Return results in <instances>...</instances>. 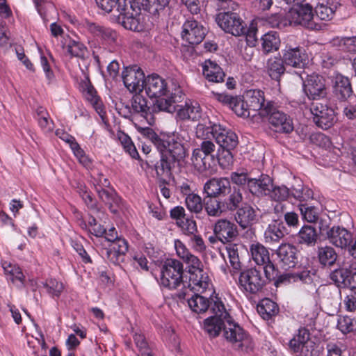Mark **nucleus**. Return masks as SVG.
I'll return each instance as SVG.
<instances>
[{
  "label": "nucleus",
  "mask_w": 356,
  "mask_h": 356,
  "mask_svg": "<svg viewBox=\"0 0 356 356\" xmlns=\"http://www.w3.org/2000/svg\"><path fill=\"white\" fill-rule=\"evenodd\" d=\"M141 134L153 143L161 154L160 164L156 165L157 175L170 176L172 169L186 155L184 145L178 141V138H162L149 127L142 129Z\"/></svg>",
  "instance_id": "nucleus-1"
},
{
  "label": "nucleus",
  "mask_w": 356,
  "mask_h": 356,
  "mask_svg": "<svg viewBox=\"0 0 356 356\" xmlns=\"http://www.w3.org/2000/svg\"><path fill=\"white\" fill-rule=\"evenodd\" d=\"M230 179L233 184L257 197L268 195L273 186L272 178L265 174H261L258 178H254L247 172H233L231 173Z\"/></svg>",
  "instance_id": "nucleus-2"
},
{
  "label": "nucleus",
  "mask_w": 356,
  "mask_h": 356,
  "mask_svg": "<svg viewBox=\"0 0 356 356\" xmlns=\"http://www.w3.org/2000/svg\"><path fill=\"white\" fill-rule=\"evenodd\" d=\"M184 261L189 266L190 277L188 286L184 285L176 295L180 300L185 299L191 290L203 292L209 285V276L204 272L203 264L197 257L191 253Z\"/></svg>",
  "instance_id": "nucleus-3"
},
{
  "label": "nucleus",
  "mask_w": 356,
  "mask_h": 356,
  "mask_svg": "<svg viewBox=\"0 0 356 356\" xmlns=\"http://www.w3.org/2000/svg\"><path fill=\"white\" fill-rule=\"evenodd\" d=\"M261 118H266L269 128L280 134H290L293 131L292 119L287 114L280 111L273 102H266L261 111Z\"/></svg>",
  "instance_id": "nucleus-4"
},
{
  "label": "nucleus",
  "mask_w": 356,
  "mask_h": 356,
  "mask_svg": "<svg viewBox=\"0 0 356 356\" xmlns=\"http://www.w3.org/2000/svg\"><path fill=\"white\" fill-rule=\"evenodd\" d=\"M183 274V264L175 259H168L161 267L159 284L168 289H176L184 284Z\"/></svg>",
  "instance_id": "nucleus-5"
},
{
  "label": "nucleus",
  "mask_w": 356,
  "mask_h": 356,
  "mask_svg": "<svg viewBox=\"0 0 356 356\" xmlns=\"http://www.w3.org/2000/svg\"><path fill=\"white\" fill-rule=\"evenodd\" d=\"M225 318L223 337L236 349L248 348L251 343L249 334L236 323L228 312L222 314Z\"/></svg>",
  "instance_id": "nucleus-6"
},
{
  "label": "nucleus",
  "mask_w": 356,
  "mask_h": 356,
  "mask_svg": "<svg viewBox=\"0 0 356 356\" xmlns=\"http://www.w3.org/2000/svg\"><path fill=\"white\" fill-rule=\"evenodd\" d=\"M238 282L240 288L249 294L261 292L266 284L260 268H250L241 272Z\"/></svg>",
  "instance_id": "nucleus-7"
},
{
  "label": "nucleus",
  "mask_w": 356,
  "mask_h": 356,
  "mask_svg": "<svg viewBox=\"0 0 356 356\" xmlns=\"http://www.w3.org/2000/svg\"><path fill=\"white\" fill-rule=\"evenodd\" d=\"M216 22L223 31L234 36H240L247 32L246 24L235 12H220L216 15Z\"/></svg>",
  "instance_id": "nucleus-8"
},
{
  "label": "nucleus",
  "mask_w": 356,
  "mask_h": 356,
  "mask_svg": "<svg viewBox=\"0 0 356 356\" xmlns=\"http://www.w3.org/2000/svg\"><path fill=\"white\" fill-rule=\"evenodd\" d=\"M211 312L213 316L204 320V327L210 337H216L219 335L222 329L224 330L225 321L224 316L220 314L227 312L224 304L218 297H216V300L211 305Z\"/></svg>",
  "instance_id": "nucleus-9"
},
{
  "label": "nucleus",
  "mask_w": 356,
  "mask_h": 356,
  "mask_svg": "<svg viewBox=\"0 0 356 356\" xmlns=\"http://www.w3.org/2000/svg\"><path fill=\"white\" fill-rule=\"evenodd\" d=\"M310 111L313 115L314 123L323 129H327L332 127L336 122L334 110L322 102H313L310 106Z\"/></svg>",
  "instance_id": "nucleus-10"
},
{
  "label": "nucleus",
  "mask_w": 356,
  "mask_h": 356,
  "mask_svg": "<svg viewBox=\"0 0 356 356\" xmlns=\"http://www.w3.org/2000/svg\"><path fill=\"white\" fill-rule=\"evenodd\" d=\"M207 133H210L222 149H234L238 145V136L229 130H226L220 124H213L207 127Z\"/></svg>",
  "instance_id": "nucleus-11"
},
{
  "label": "nucleus",
  "mask_w": 356,
  "mask_h": 356,
  "mask_svg": "<svg viewBox=\"0 0 356 356\" xmlns=\"http://www.w3.org/2000/svg\"><path fill=\"white\" fill-rule=\"evenodd\" d=\"M122 79L126 88L131 92L143 90L145 74L140 67L134 65L126 67L122 72Z\"/></svg>",
  "instance_id": "nucleus-12"
},
{
  "label": "nucleus",
  "mask_w": 356,
  "mask_h": 356,
  "mask_svg": "<svg viewBox=\"0 0 356 356\" xmlns=\"http://www.w3.org/2000/svg\"><path fill=\"white\" fill-rule=\"evenodd\" d=\"M303 89L309 99H320L327 95L325 79L318 74L308 75L303 84Z\"/></svg>",
  "instance_id": "nucleus-13"
},
{
  "label": "nucleus",
  "mask_w": 356,
  "mask_h": 356,
  "mask_svg": "<svg viewBox=\"0 0 356 356\" xmlns=\"http://www.w3.org/2000/svg\"><path fill=\"white\" fill-rule=\"evenodd\" d=\"M291 10L295 22L311 29H320L321 26L314 22L312 7L309 3L296 5Z\"/></svg>",
  "instance_id": "nucleus-14"
},
{
  "label": "nucleus",
  "mask_w": 356,
  "mask_h": 356,
  "mask_svg": "<svg viewBox=\"0 0 356 356\" xmlns=\"http://www.w3.org/2000/svg\"><path fill=\"white\" fill-rule=\"evenodd\" d=\"M275 254L279 264L285 270L295 267L298 263V250L295 245L291 243L280 244L276 250Z\"/></svg>",
  "instance_id": "nucleus-15"
},
{
  "label": "nucleus",
  "mask_w": 356,
  "mask_h": 356,
  "mask_svg": "<svg viewBox=\"0 0 356 356\" xmlns=\"http://www.w3.org/2000/svg\"><path fill=\"white\" fill-rule=\"evenodd\" d=\"M181 36L191 44H200L206 35V29L196 20H187L183 24Z\"/></svg>",
  "instance_id": "nucleus-16"
},
{
  "label": "nucleus",
  "mask_w": 356,
  "mask_h": 356,
  "mask_svg": "<svg viewBox=\"0 0 356 356\" xmlns=\"http://www.w3.org/2000/svg\"><path fill=\"white\" fill-rule=\"evenodd\" d=\"M243 99L252 118L261 117V111L265 108L264 93L260 90H250L245 92Z\"/></svg>",
  "instance_id": "nucleus-17"
},
{
  "label": "nucleus",
  "mask_w": 356,
  "mask_h": 356,
  "mask_svg": "<svg viewBox=\"0 0 356 356\" xmlns=\"http://www.w3.org/2000/svg\"><path fill=\"white\" fill-rule=\"evenodd\" d=\"M96 192L99 200L113 214H119L123 209V201L114 189L96 187Z\"/></svg>",
  "instance_id": "nucleus-18"
},
{
  "label": "nucleus",
  "mask_w": 356,
  "mask_h": 356,
  "mask_svg": "<svg viewBox=\"0 0 356 356\" xmlns=\"http://www.w3.org/2000/svg\"><path fill=\"white\" fill-rule=\"evenodd\" d=\"M332 92L334 97L341 102L356 97L352 88L349 79L341 74H336L332 81Z\"/></svg>",
  "instance_id": "nucleus-19"
},
{
  "label": "nucleus",
  "mask_w": 356,
  "mask_h": 356,
  "mask_svg": "<svg viewBox=\"0 0 356 356\" xmlns=\"http://www.w3.org/2000/svg\"><path fill=\"white\" fill-rule=\"evenodd\" d=\"M213 233L219 241L226 243L238 236V229L234 222L227 219H219L213 226Z\"/></svg>",
  "instance_id": "nucleus-20"
},
{
  "label": "nucleus",
  "mask_w": 356,
  "mask_h": 356,
  "mask_svg": "<svg viewBox=\"0 0 356 356\" xmlns=\"http://www.w3.org/2000/svg\"><path fill=\"white\" fill-rule=\"evenodd\" d=\"M287 234V229L283 221L280 218L273 219L264 231V242L268 245L277 244Z\"/></svg>",
  "instance_id": "nucleus-21"
},
{
  "label": "nucleus",
  "mask_w": 356,
  "mask_h": 356,
  "mask_svg": "<svg viewBox=\"0 0 356 356\" xmlns=\"http://www.w3.org/2000/svg\"><path fill=\"white\" fill-rule=\"evenodd\" d=\"M144 82L143 89L150 98L159 97L165 95L168 91L165 80L158 74H153L147 76Z\"/></svg>",
  "instance_id": "nucleus-22"
},
{
  "label": "nucleus",
  "mask_w": 356,
  "mask_h": 356,
  "mask_svg": "<svg viewBox=\"0 0 356 356\" xmlns=\"http://www.w3.org/2000/svg\"><path fill=\"white\" fill-rule=\"evenodd\" d=\"M289 347L298 356L303 354L305 350H313L315 348V343L309 339V332L306 328H300L298 333L289 341Z\"/></svg>",
  "instance_id": "nucleus-23"
},
{
  "label": "nucleus",
  "mask_w": 356,
  "mask_h": 356,
  "mask_svg": "<svg viewBox=\"0 0 356 356\" xmlns=\"http://www.w3.org/2000/svg\"><path fill=\"white\" fill-rule=\"evenodd\" d=\"M231 189V184L227 178H212L208 180L204 186V191L207 196L219 197L225 196Z\"/></svg>",
  "instance_id": "nucleus-24"
},
{
  "label": "nucleus",
  "mask_w": 356,
  "mask_h": 356,
  "mask_svg": "<svg viewBox=\"0 0 356 356\" xmlns=\"http://www.w3.org/2000/svg\"><path fill=\"white\" fill-rule=\"evenodd\" d=\"M283 59L286 65L295 68H304L308 63V56L305 51L300 47L285 49Z\"/></svg>",
  "instance_id": "nucleus-25"
},
{
  "label": "nucleus",
  "mask_w": 356,
  "mask_h": 356,
  "mask_svg": "<svg viewBox=\"0 0 356 356\" xmlns=\"http://www.w3.org/2000/svg\"><path fill=\"white\" fill-rule=\"evenodd\" d=\"M327 236L332 244L341 248L350 246L353 239L350 232L339 226L333 227L327 231Z\"/></svg>",
  "instance_id": "nucleus-26"
},
{
  "label": "nucleus",
  "mask_w": 356,
  "mask_h": 356,
  "mask_svg": "<svg viewBox=\"0 0 356 356\" xmlns=\"http://www.w3.org/2000/svg\"><path fill=\"white\" fill-rule=\"evenodd\" d=\"M193 291V290L189 291L186 296V298L184 299L187 300L188 305L191 309L197 314L204 313L208 310L209 308H210L211 310V305L213 304L216 298L211 299V301H210L208 298L196 293L191 296L190 293ZM178 299L180 301L184 300H180L179 298Z\"/></svg>",
  "instance_id": "nucleus-27"
},
{
  "label": "nucleus",
  "mask_w": 356,
  "mask_h": 356,
  "mask_svg": "<svg viewBox=\"0 0 356 356\" xmlns=\"http://www.w3.org/2000/svg\"><path fill=\"white\" fill-rule=\"evenodd\" d=\"M128 4V9L122 10L118 15V19L126 29H129L134 31H140L143 29V26L140 24L139 15L136 13H130V10L132 8L131 1H129Z\"/></svg>",
  "instance_id": "nucleus-28"
},
{
  "label": "nucleus",
  "mask_w": 356,
  "mask_h": 356,
  "mask_svg": "<svg viewBox=\"0 0 356 356\" xmlns=\"http://www.w3.org/2000/svg\"><path fill=\"white\" fill-rule=\"evenodd\" d=\"M182 98V92L179 88L175 89L168 98L158 99L154 104L159 111L172 113L177 110V102Z\"/></svg>",
  "instance_id": "nucleus-29"
},
{
  "label": "nucleus",
  "mask_w": 356,
  "mask_h": 356,
  "mask_svg": "<svg viewBox=\"0 0 356 356\" xmlns=\"http://www.w3.org/2000/svg\"><path fill=\"white\" fill-rule=\"evenodd\" d=\"M202 111L196 102H187L177 109V116L181 120L197 121L202 118Z\"/></svg>",
  "instance_id": "nucleus-30"
},
{
  "label": "nucleus",
  "mask_w": 356,
  "mask_h": 356,
  "mask_svg": "<svg viewBox=\"0 0 356 356\" xmlns=\"http://www.w3.org/2000/svg\"><path fill=\"white\" fill-rule=\"evenodd\" d=\"M202 69L203 74L209 81L219 83L224 81L225 74L216 62L205 60Z\"/></svg>",
  "instance_id": "nucleus-31"
},
{
  "label": "nucleus",
  "mask_w": 356,
  "mask_h": 356,
  "mask_svg": "<svg viewBox=\"0 0 356 356\" xmlns=\"http://www.w3.org/2000/svg\"><path fill=\"white\" fill-rule=\"evenodd\" d=\"M170 1L146 0L145 6L150 14L166 17L172 13V8L170 5Z\"/></svg>",
  "instance_id": "nucleus-32"
},
{
  "label": "nucleus",
  "mask_w": 356,
  "mask_h": 356,
  "mask_svg": "<svg viewBox=\"0 0 356 356\" xmlns=\"http://www.w3.org/2000/svg\"><path fill=\"white\" fill-rule=\"evenodd\" d=\"M261 51L264 54L277 51L280 47V35L276 31H269L261 38Z\"/></svg>",
  "instance_id": "nucleus-33"
},
{
  "label": "nucleus",
  "mask_w": 356,
  "mask_h": 356,
  "mask_svg": "<svg viewBox=\"0 0 356 356\" xmlns=\"http://www.w3.org/2000/svg\"><path fill=\"white\" fill-rule=\"evenodd\" d=\"M236 210L235 219L243 229L248 228L255 221L257 215L252 207L245 205Z\"/></svg>",
  "instance_id": "nucleus-34"
},
{
  "label": "nucleus",
  "mask_w": 356,
  "mask_h": 356,
  "mask_svg": "<svg viewBox=\"0 0 356 356\" xmlns=\"http://www.w3.org/2000/svg\"><path fill=\"white\" fill-rule=\"evenodd\" d=\"M204 207L208 216L212 217H220L227 212L223 201L218 197L207 196L204 199Z\"/></svg>",
  "instance_id": "nucleus-35"
},
{
  "label": "nucleus",
  "mask_w": 356,
  "mask_h": 356,
  "mask_svg": "<svg viewBox=\"0 0 356 356\" xmlns=\"http://www.w3.org/2000/svg\"><path fill=\"white\" fill-rule=\"evenodd\" d=\"M252 258L253 261L258 265H264L269 263L270 254L267 248L259 242L251 244L250 247Z\"/></svg>",
  "instance_id": "nucleus-36"
},
{
  "label": "nucleus",
  "mask_w": 356,
  "mask_h": 356,
  "mask_svg": "<svg viewBox=\"0 0 356 356\" xmlns=\"http://www.w3.org/2000/svg\"><path fill=\"white\" fill-rule=\"evenodd\" d=\"M81 85L86 99L90 102L96 111H102L101 100L97 95V92L91 84L88 75L86 76V79L81 82Z\"/></svg>",
  "instance_id": "nucleus-37"
},
{
  "label": "nucleus",
  "mask_w": 356,
  "mask_h": 356,
  "mask_svg": "<svg viewBox=\"0 0 356 356\" xmlns=\"http://www.w3.org/2000/svg\"><path fill=\"white\" fill-rule=\"evenodd\" d=\"M337 8V4L330 0H321L315 8L316 17L321 20H330L332 19Z\"/></svg>",
  "instance_id": "nucleus-38"
},
{
  "label": "nucleus",
  "mask_w": 356,
  "mask_h": 356,
  "mask_svg": "<svg viewBox=\"0 0 356 356\" xmlns=\"http://www.w3.org/2000/svg\"><path fill=\"white\" fill-rule=\"evenodd\" d=\"M257 312L264 319L269 320L278 314L279 307L272 300L264 298L258 304Z\"/></svg>",
  "instance_id": "nucleus-39"
},
{
  "label": "nucleus",
  "mask_w": 356,
  "mask_h": 356,
  "mask_svg": "<svg viewBox=\"0 0 356 356\" xmlns=\"http://www.w3.org/2000/svg\"><path fill=\"white\" fill-rule=\"evenodd\" d=\"M228 196L225 198L223 204L227 211H234L239 208L241 203L243 201V195L239 188L235 187L230 189L229 192L227 193Z\"/></svg>",
  "instance_id": "nucleus-40"
},
{
  "label": "nucleus",
  "mask_w": 356,
  "mask_h": 356,
  "mask_svg": "<svg viewBox=\"0 0 356 356\" xmlns=\"http://www.w3.org/2000/svg\"><path fill=\"white\" fill-rule=\"evenodd\" d=\"M211 157L195 149L192 154L191 161L194 168L200 172H203L211 168Z\"/></svg>",
  "instance_id": "nucleus-41"
},
{
  "label": "nucleus",
  "mask_w": 356,
  "mask_h": 356,
  "mask_svg": "<svg viewBox=\"0 0 356 356\" xmlns=\"http://www.w3.org/2000/svg\"><path fill=\"white\" fill-rule=\"evenodd\" d=\"M131 108L134 113L139 114L145 118L150 113L147 99L140 94H136L132 97Z\"/></svg>",
  "instance_id": "nucleus-42"
},
{
  "label": "nucleus",
  "mask_w": 356,
  "mask_h": 356,
  "mask_svg": "<svg viewBox=\"0 0 356 356\" xmlns=\"http://www.w3.org/2000/svg\"><path fill=\"white\" fill-rule=\"evenodd\" d=\"M96 3L99 8L108 13L113 9L118 13L128 9L127 0H96Z\"/></svg>",
  "instance_id": "nucleus-43"
},
{
  "label": "nucleus",
  "mask_w": 356,
  "mask_h": 356,
  "mask_svg": "<svg viewBox=\"0 0 356 356\" xmlns=\"http://www.w3.org/2000/svg\"><path fill=\"white\" fill-rule=\"evenodd\" d=\"M284 59L275 57L268 60V73L274 80H278L282 74L284 73L285 67Z\"/></svg>",
  "instance_id": "nucleus-44"
},
{
  "label": "nucleus",
  "mask_w": 356,
  "mask_h": 356,
  "mask_svg": "<svg viewBox=\"0 0 356 356\" xmlns=\"http://www.w3.org/2000/svg\"><path fill=\"white\" fill-rule=\"evenodd\" d=\"M318 257L319 262L324 266H333L337 259V254L332 247L325 246L318 248Z\"/></svg>",
  "instance_id": "nucleus-45"
},
{
  "label": "nucleus",
  "mask_w": 356,
  "mask_h": 356,
  "mask_svg": "<svg viewBox=\"0 0 356 356\" xmlns=\"http://www.w3.org/2000/svg\"><path fill=\"white\" fill-rule=\"evenodd\" d=\"M298 238L300 243L314 245L316 243L318 234L312 225H305L299 231Z\"/></svg>",
  "instance_id": "nucleus-46"
},
{
  "label": "nucleus",
  "mask_w": 356,
  "mask_h": 356,
  "mask_svg": "<svg viewBox=\"0 0 356 356\" xmlns=\"http://www.w3.org/2000/svg\"><path fill=\"white\" fill-rule=\"evenodd\" d=\"M290 196L300 202H307L313 198V191L308 187L298 184L290 189Z\"/></svg>",
  "instance_id": "nucleus-47"
},
{
  "label": "nucleus",
  "mask_w": 356,
  "mask_h": 356,
  "mask_svg": "<svg viewBox=\"0 0 356 356\" xmlns=\"http://www.w3.org/2000/svg\"><path fill=\"white\" fill-rule=\"evenodd\" d=\"M352 274V272L346 268H339L330 274V278L338 286L346 287Z\"/></svg>",
  "instance_id": "nucleus-48"
},
{
  "label": "nucleus",
  "mask_w": 356,
  "mask_h": 356,
  "mask_svg": "<svg viewBox=\"0 0 356 356\" xmlns=\"http://www.w3.org/2000/svg\"><path fill=\"white\" fill-rule=\"evenodd\" d=\"M118 138L125 152H127L131 158L135 159L139 158V154L131 138L127 134L120 131L118 133Z\"/></svg>",
  "instance_id": "nucleus-49"
},
{
  "label": "nucleus",
  "mask_w": 356,
  "mask_h": 356,
  "mask_svg": "<svg viewBox=\"0 0 356 356\" xmlns=\"http://www.w3.org/2000/svg\"><path fill=\"white\" fill-rule=\"evenodd\" d=\"M187 209L192 213H199L202 211L204 203L202 198L197 194L188 193L185 199Z\"/></svg>",
  "instance_id": "nucleus-50"
},
{
  "label": "nucleus",
  "mask_w": 356,
  "mask_h": 356,
  "mask_svg": "<svg viewBox=\"0 0 356 356\" xmlns=\"http://www.w3.org/2000/svg\"><path fill=\"white\" fill-rule=\"evenodd\" d=\"M338 329L343 334L356 331V321L348 316H339L337 321Z\"/></svg>",
  "instance_id": "nucleus-51"
},
{
  "label": "nucleus",
  "mask_w": 356,
  "mask_h": 356,
  "mask_svg": "<svg viewBox=\"0 0 356 356\" xmlns=\"http://www.w3.org/2000/svg\"><path fill=\"white\" fill-rule=\"evenodd\" d=\"M299 209L303 218L309 222H315L318 219V209L307 203L300 204Z\"/></svg>",
  "instance_id": "nucleus-52"
},
{
  "label": "nucleus",
  "mask_w": 356,
  "mask_h": 356,
  "mask_svg": "<svg viewBox=\"0 0 356 356\" xmlns=\"http://www.w3.org/2000/svg\"><path fill=\"white\" fill-rule=\"evenodd\" d=\"M67 51L72 56L84 59L85 55L87 53V48L83 44L79 42L70 40L67 45Z\"/></svg>",
  "instance_id": "nucleus-53"
},
{
  "label": "nucleus",
  "mask_w": 356,
  "mask_h": 356,
  "mask_svg": "<svg viewBox=\"0 0 356 356\" xmlns=\"http://www.w3.org/2000/svg\"><path fill=\"white\" fill-rule=\"evenodd\" d=\"M230 108L238 116L243 118L252 117L243 99L236 97Z\"/></svg>",
  "instance_id": "nucleus-54"
},
{
  "label": "nucleus",
  "mask_w": 356,
  "mask_h": 356,
  "mask_svg": "<svg viewBox=\"0 0 356 356\" xmlns=\"http://www.w3.org/2000/svg\"><path fill=\"white\" fill-rule=\"evenodd\" d=\"M134 340L141 356L154 355L144 335L136 333L134 336Z\"/></svg>",
  "instance_id": "nucleus-55"
},
{
  "label": "nucleus",
  "mask_w": 356,
  "mask_h": 356,
  "mask_svg": "<svg viewBox=\"0 0 356 356\" xmlns=\"http://www.w3.org/2000/svg\"><path fill=\"white\" fill-rule=\"evenodd\" d=\"M268 195L275 201H284L290 197V189L285 186H274L273 185L270 193Z\"/></svg>",
  "instance_id": "nucleus-56"
},
{
  "label": "nucleus",
  "mask_w": 356,
  "mask_h": 356,
  "mask_svg": "<svg viewBox=\"0 0 356 356\" xmlns=\"http://www.w3.org/2000/svg\"><path fill=\"white\" fill-rule=\"evenodd\" d=\"M177 224L181 228L182 232L190 237L198 233L196 222L193 218L177 221Z\"/></svg>",
  "instance_id": "nucleus-57"
},
{
  "label": "nucleus",
  "mask_w": 356,
  "mask_h": 356,
  "mask_svg": "<svg viewBox=\"0 0 356 356\" xmlns=\"http://www.w3.org/2000/svg\"><path fill=\"white\" fill-rule=\"evenodd\" d=\"M316 270L311 266L301 268L297 273H294L295 282L301 281L309 284L313 281V276L315 275Z\"/></svg>",
  "instance_id": "nucleus-58"
},
{
  "label": "nucleus",
  "mask_w": 356,
  "mask_h": 356,
  "mask_svg": "<svg viewBox=\"0 0 356 356\" xmlns=\"http://www.w3.org/2000/svg\"><path fill=\"white\" fill-rule=\"evenodd\" d=\"M232 149H222L218 151V160L219 165L223 169L229 168L234 163Z\"/></svg>",
  "instance_id": "nucleus-59"
},
{
  "label": "nucleus",
  "mask_w": 356,
  "mask_h": 356,
  "mask_svg": "<svg viewBox=\"0 0 356 356\" xmlns=\"http://www.w3.org/2000/svg\"><path fill=\"white\" fill-rule=\"evenodd\" d=\"M44 286L47 289L48 293L53 297H59L64 289L63 283L55 279L47 280L44 283Z\"/></svg>",
  "instance_id": "nucleus-60"
},
{
  "label": "nucleus",
  "mask_w": 356,
  "mask_h": 356,
  "mask_svg": "<svg viewBox=\"0 0 356 356\" xmlns=\"http://www.w3.org/2000/svg\"><path fill=\"white\" fill-rule=\"evenodd\" d=\"M268 22L273 28L282 29L291 24V22L286 19L282 14H275L268 19Z\"/></svg>",
  "instance_id": "nucleus-61"
},
{
  "label": "nucleus",
  "mask_w": 356,
  "mask_h": 356,
  "mask_svg": "<svg viewBox=\"0 0 356 356\" xmlns=\"http://www.w3.org/2000/svg\"><path fill=\"white\" fill-rule=\"evenodd\" d=\"M229 262L234 269L241 268V262L238 254V247L236 244H230L227 247Z\"/></svg>",
  "instance_id": "nucleus-62"
},
{
  "label": "nucleus",
  "mask_w": 356,
  "mask_h": 356,
  "mask_svg": "<svg viewBox=\"0 0 356 356\" xmlns=\"http://www.w3.org/2000/svg\"><path fill=\"white\" fill-rule=\"evenodd\" d=\"M345 104L343 105V115L349 120H353L356 118V97H353L349 99L343 101Z\"/></svg>",
  "instance_id": "nucleus-63"
},
{
  "label": "nucleus",
  "mask_w": 356,
  "mask_h": 356,
  "mask_svg": "<svg viewBox=\"0 0 356 356\" xmlns=\"http://www.w3.org/2000/svg\"><path fill=\"white\" fill-rule=\"evenodd\" d=\"M106 249L117 252L120 254H126L128 251V243L124 238H118L111 242Z\"/></svg>",
  "instance_id": "nucleus-64"
}]
</instances>
